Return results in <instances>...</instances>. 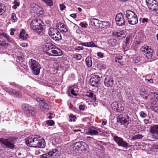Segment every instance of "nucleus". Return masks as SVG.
Returning a JSON list of instances; mask_svg holds the SVG:
<instances>
[{
  "label": "nucleus",
  "instance_id": "f257e3e1",
  "mask_svg": "<svg viewBox=\"0 0 158 158\" xmlns=\"http://www.w3.org/2000/svg\"><path fill=\"white\" fill-rule=\"evenodd\" d=\"M27 145L30 147L43 148L45 147V142L43 138L37 135H31L26 141Z\"/></svg>",
  "mask_w": 158,
  "mask_h": 158
},
{
  "label": "nucleus",
  "instance_id": "f03ea898",
  "mask_svg": "<svg viewBox=\"0 0 158 158\" xmlns=\"http://www.w3.org/2000/svg\"><path fill=\"white\" fill-rule=\"evenodd\" d=\"M43 50L44 52L51 56H60L62 55L61 50L52 43L46 42L43 45Z\"/></svg>",
  "mask_w": 158,
  "mask_h": 158
},
{
  "label": "nucleus",
  "instance_id": "7ed1b4c3",
  "mask_svg": "<svg viewBox=\"0 0 158 158\" xmlns=\"http://www.w3.org/2000/svg\"><path fill=\"white\" fill-rule=\"evenodd\" d=\"M43 24L42 21L40 19H35L31 21L30 27L34 32L41 35L43 34L44 30Z\"/></svg>",
  "mask_w": 158,
  "mask_h": 158
},
{
  "label": "nucleus",
  "instance_id": "20e7f679",
  "mask_svg": "<svg viewBox=\"0 0 158 158\" xmlns=\"http://www.w3.org/2000/svg\"><path fill=\"white\" fill-rule=\"evenodd\" d=\"M16 139L13 137H10L7 139L0 138V142L4 145L7 148L11 150L15 148Z\"/></svg>",
  "mask_w": 158,
  "mask_h": 158
},
{
  "label": "nucleus",
  "instance_id": "39448f33",
  "mask_svg": "<svg viewBox=\"0 0 158 158\" xmlns=\"http://www.w3.org/2000/svg\"><path fill=\"white\" fill-rule=\"evenodd\" d=\"M29 66L32 71V73L35 75H38L41 69V66L38 62L33 59L29 61Z\"/></svg>",
  "mask_w": 158,
  "mask_h": 158
},
{
  "label": "nucleus",
  "instance_id": "423d86ee",
  "mask_svg": "<svg viewBox=\"0 0 158 158\" xmlns=\"http://www.w3.org/2000/svg\"><path fill=\"white\" fill-rule=\"evenodd\" d=\"M126 15L129 24L134 25L137 23L138 20L137 15L133 11L127 10L126 11Z\"/></svg>",
  "mask_w": 158,
  "mask_h": 158
},
{
  "label": "nucleus",
  "instance_id": "0eeeda50",
  "mask_svg": "<svg viewBox=\"0 0 158 158\" xmlns=\"http://www.w3.org/2000/svg\"><path fill=\"white\" fill-rule=\"evenodd\" d=\"M48 34L53 40L56 41H59L61 39V35L56 29L50 27L48 30Z\"/></svg>",
  "mask_w": 158,
  "mask_h": 158
},
{
  "label": "nucleus",
  "instance_id": "6e6552de",
  "mask_svg": "<svg viewBox=\"0 0 158 158\" xmlns=\"http://www.w3.org/2000/svg\"><path fill=\"white\" fill-rule=\"evenodd\" d=\"M58 150L54 149L46 154H44L40 156V158H59L60 156L57 152Z\"/></svg>",
  "mask_w": 158,
  "mask_h": 158
},
{
  "label": "nucleus",
  "instance_id": "1a4fd4ad",
  "mask_svg": "<svg viewBox=\"0 0 158 158\" xmlns=\"http://www.w3.org/2000/svg\"><path fill=\"white\" fill-rule=\"evenodd\" d=\"M146 4L151 11L156 12L158 10V2L155 0H146Z\"/></svg>",
  "mask_w": 158,
  "mask_h": 158
},
{
  "label": "nucleus",
  "instance_id": "9d476101",
  "mask_svg": "<svg viewBox=\"0 0 158 158\" xmlns=\"http://www.w3.org/2000/svg\"><path fill=\"white\" fill-rule=\"evenodd\" d=\"M22 106L24 112L27 115H33L35 114L34 108L30 105L27 104H23Z\"/></svg>",
  "mask_w": 158,
  "mask_h": 158
},
{
  "label": "nucleus",
  "instance_id": "9b49d317",
  "mask_svg": "<svg viewBox=\"0 0 158 158\" xmlns=\"http://www.w3.org/2000/svg\"><path fill=\"white\" fill-rule=\"evenodd\" d=\"M5 90L9 94L15 97L21 98L22 97L21 93L19 90L6 87L5 89Z\"/></svg>",
  "mask_w": 158,
  "mask_h": 158
},
{
  "label": "nucleus",
  "instance_id": "f8f14e48",
  "mask_svg": "<svg viewBox=\"0 0 158 158\" xmlns=\"http://www.w3.org/2000/svg\"><path fill=\"white\" fill-rule=\"evenodd\" d=\"M100 79V77L98 75H92L90 79V85L93 87H97L98 86Z\"/></svg>",
  "mask_w": 158,
  "mask_h": 158
},
{
  "label": "nucleus",
  "instance_id": "ddd939ff",
  "mask_svg": "<svg viewBox=\"0 0 158 158\" xmlns=\"http://www.w3.org/2000/svg\"><path fill=\"white\" fill-rule=\"evenodd\" d=\"M115 21L118 26H122L125 25L123 15L122 13L117 14L115 16Z\"/></svg>",
  "mask_w": 158,
  "mask_h": 158
},
{
  "label": "nucleus",
  "instance_id": "4468645a",
  "mask_svg": "<svg viewBox=\"0 0 158 158\" xmlns=\"http://www.w3.org/2000/svg\"><path fill=\"white\" fill-rule=\"evenodd\" d=\"M140 50L143 52L144 54L147 51H149V52H150V53L147 55L148 58L150 59L152 58L153 50L150 47L144 45L141 47L140 48Z\"/></svg>",
  "mask_w": 158,
  "mask_h": 158
},
{
  "label": "nucleus",
  "instance_id": "2eb2a0df",
  "mask_svg": "<svg viewBox=\"0 0 158 158\" xmlns=\"http://www.w3.org/2000/svg\"><path fill=\"white\" fill-rule=\"evenodd\" d=\"M114 81L113 78L111 76L106 77L104 80L105 85L107 87H112L114 84Z\"/></svg>",
  "mask_w": 158,
  "mask_h": 158
},
{
  "label": "nucleus",
  "instance_id": "dca6fc26",
  "mask_svg": "<svg viewBox=\"0 0 158 158\" xmlns=\"http://www.w3.org/2000/svg\"><path fill=\"white\" fill-rule=\"evenodd\" d=\"M90 22L92 26L94 27L96 29H98L100 28H102V26H101V23H102V22L98 19H91Z\"/></svg>",
  "mask_w": 158,
  "mask_h": 158
},
{
  "label": "nucleus",
  "instance_id": "f3484780",
  "mask_svg": "<svg viewBox=\"0 0 158 158\" xmlns=\"http://www.w3.org/2000/svg\"><path fill=\"white\" fill-rule=\"evenodd\" d=\"M56 27L62 32L65 33L68 31V28L62 23L59 22L56 23Z\"/></svg>",
  "mask_w": 158,
  "mask_h": 158
},
{
  "label": "nucleus",
  "instance_id": "a211bd4d",
  "mask_svg": "<svg viewBox=\"0 0 158 158\" xmlns=\"http://www.w3.org/2000/svg\"><path fill=\"white\" fill-rule=\"evenodd\" d=\"M98 131H101L100 129L94 127H89L88 129V131H86V134L91 135H98Z\"/></svg>",
  "mask_w": 158,
  "mask_h": 158
},
{
  "label": "nucleus",
  "instance_id": "6ab92c4d",
  "mask_svg": "<svg viewBox=\"0 0 158 158\" xmlns=\"http://www.w3.org/2000/svg\"><path fill=\"white\" fill-rule=\"evenodd\" d=\"M121 124H123L124 125H127L129 124V121L130 119L129 117L127 115L123 117L122 115H119L118 116Z\"/></svg>",
  "mask_w": 158,
  "mask_h": 158
},
{
  "label": "nucleus",
  "instance_id": "aec40b11",
  "mask_svg": "<svg viewBox=\"0 0 158 158\" xmlns=\"http://www.w3.org/2000/svg\"><path fill=\"white\" fill-rule=\"evenodd\" d=\"M36 100L38 102L40 106L45 109H48V104L45 103L44 100L39 98H37Z\"/></svg>",
  "mask_w": 158,
  "mask_h": 158
},
{
  "label": "nucleus",
  "instance_id": "412c9836",
  "mask_svg": "<svg viewBox=\"0 0 158 158\" xmlns=\"http://www.w3.org/2000/svg\"><path fill=\"white\" fill-rule=\"evenodd\" d=\"M151 132L152 134H154V135H156L155 138L158 139V125H154L151 127Z\"/></svg>",
  "mask_w": 158,
  "mask_h": 158
},
{
  "label": "nucleus",
  "instance_id": "4be33fe9",
  "mask_svg": "<svg viewBox=\"0 0 158 158\" xmlns=\"http://www.w3.org/2000/svg\"><path fill=\"white\" fill-rule=\"evenodd\" d=\"M85 143V142L82 141L74 143V144L73 145V147L74 149L73 150H74L75 151L78 150L81 147L82 145Z\"/></svg>",
  "mask_w": 158,
  "mask_h": 158
},
{
  "label": "nucleus",
  "instance_id": "5701e85b",
  "mask_svg": "<svg viewBox=\"0 0 158 158\" xmlns=\"http://www.w3.org/2000/svg\"><path fill=\"white\" fill-rule=\"evenodd\" d=\"M121 140V142L118 145V146L127 149L128 148H129L131 146V145H129V143L126 141L124 140L123 139Z\"/></svg>",
  "mask_w": 158,
  "mask_h": 158
},
{
  "label": "nucleus",
  "instance_id": "b1692460",
  "mask_svg": "<svg viewBox=\"0 0 158 158\" xmlns=\"http://www.w3.org/2000/svg\"><path fill=\"white\" fill-rule=\"evenodd\" d=\"M112 136L113 137V139L118 145L119 144H118L121 142V140H122L123 139V138L119 137L116 135H112Z\"/></svg>",
  "mask_w": 158,
  "mask_h": 158
},
{
  "label": "nucleus",
  "instance_id": "393cba45",
  "mask_svg": "<svg viewBox=\"0 0 158 158\" xmlns=\"http://www.w3.org/2000/svg\"><path fill=\"white\" fill-rule=\"evenodd\" d=\"M1 35L2 36L6 38L8 42L11 43H13L14 42L13 39L10 37L7 34L5 33H2Z\"/></svg>",
  "mask_w": 158,
  "mask_h": 158
},
{
  "label": "nucleus",
  "instance_id": "a878e982",
  "mask_svg": "<svg viewBox=\"0 0 158 158\" xmlns=\"http://www.w3.org/2000/svg\"><path fill=\"white\" fill-rule=\"evenodd\" d=\"M132 41V37L130 35L126 37L125 40V45L128 48L130 45Z\"/></svg>",
  "mask_w": 158,
  "mask_h": 158
},
{
  "label": "nucleus",
  "instance_id": "bb28decb",
  "mask_svg": "<svg viewBox=\"0 0 158 158\" xmlns=\"http://www.w3.org/2000/svg\"><path fill=\"white\" fill-rule=\"evenodd\" d=\"M85 62L87 66L88 67H91L92 65L91 58L89 56H87L85 59Z\"/></svg>",
  "mask_w": 158,
  "mask_h": 158
},
{
  "label": "nucleus",
  "instance_id": "cd10ccee",
  "mask_svg": "<svg viewBox=\"0 0 158 158\" xmlns=\"http://www.w3.org/2000/svg\"><path fill=\"white\" fill-rule=\"evenodd\" d=\"M117 43V41L116 40L114 39H110L108 42V44L110 47H115Z\"/></svg>",
  "mask_w": 158,
  "mask_h": 158
},
{
  "label": "nucleus",
  "instance_id": "c85d7f7f",
  "mask_svg": "<svg viewBox=\"0 0 158 158\" xmlns=\"http://www.w3.org/2000/svg\"><path fill=\"white\" fill-rule=\"evenodd\" d=\"M20 38L23 40H26L27 37V35L25 31L23 30L20 33Z\"/></svg>",
  "mask_w": 158,
  "mask_h": 158
},
{
  "label": "nucleus",
  "instance_id": "c756f323",
  "mask_svg": "<svg viewBox=\"0 0 158 158\" xmlns=\"http://www.w3.org/2000/svg\"><path fill=\"white\" fill-rule=\"evenodd\" d=\"M6 10V8L5 5L0 3V15H2L4 13Z\"/></svg>",
  "mask_w": 158,
  "mask_h": 158
},
{
  "label": "nucleus",
  "instance_id": "7c9ffc66",
  "mask_svg": "<svg viewBox=\"0 0 158 158\" xmlns=\"http://www.w3.org/2000/svg\"><path fill=\"white\" fill-rule=\"evenodd\" d=\"M126 97L129 100V102L131 103L133 101V97L130 92H129V93L126 94Z\"/></svg>",
  "mask_w": 158,
  "mask_h": 158
},
{
  "label": "nucleus",
  "instance_id": "2f4dec72",
  "mask_svg": "<svg viewBox=\"0 0 158 158\" xmlns=\"http://www.w3.org/2000/svg\"><path fill=\"white\" fill-rule=\"evenodd\" d=\"M126 35L125 33L123 31H120L119 32L116 33V36L117 37H120L122 38L124 37Z\"/></svg>",
  "mask_w": 158,
  "mask_h": 158
},
{
  "label": "nucleus",
  "instance_id": "473e14b6",
  "mask_svg": "<svg viewBox=\"0 0 158 158\" xmlns=\"http://www.w3.org/2000/svg\"><path fill=\"white\" fill-rule=\"evenodd\" d=\"M118 103L117 102H113L111 104V107L112 109L115 111H117V107H118Z\"/></svg>",
  "mask_w": 158,
  "mask_h": 158
},
{
  "label": "nucleus",
  "instance_id": "72a5a7b5",
  "mask_svg": "<svg viewBox=\"0 0 158 158\" xmlns=\"http://www.w3.org/2000/svg\"><path fill=\"white\" fill-rule=\"evenodd\" d=\"M102 23H101V26H102V28L106 27H109L110 25V23L108 21H101Z\"/></svg>",
  "mask_w": 158,
  "mask_h": 158
},
{
  "label": "nucleus",
  "instance_id": "f704fd0d",
  "mask_svg": "<svg viewBox=\"0 0 158 158\" xmlns=\"http://www.w3.org/2000/svg\"><path fill=\"white\" fill-rule=\"evenodd\" d=\"M153 105L151 106V108H152L153 110L156 113H158V105L156 104V102H154Z\"/></svg>",
  "mask_w": 158,
  "mask_h": 158
},
{
  "label": "nucleus",
  "instance_id": "c9c22d12",
  "mask_svg": "<svg viewBox=\"0 0 158 158\" xmlns=\"http://www.w3.org/2000/svg\"><path fill=\"white\" fill-rule=\"evenodd\" d=\"M73 57L77 60H79L81 59L82 56L80 54L76 53L73 55Z\"/></svg>",
  "mask_w": 158,
  "mask_h": 158
},
{
  "label": "nucleus",
  "instance_id": "e433bc0d",
  "mask_svg": "<svg viewBox=\"0 0 158 158\" xmlns=\"http://www.w3.org/2000/svg\"><path fill=\"white\" fill-rule=\"evenodd\" d=\"M143 136L140 134H138L134 135L132 138V139L133 140H136L137 139H142Z\"/></svg>",
  "mask_w": 158,
  "mask_h": 158
},
{
  "label": "nucleus",
  "instance_id": "4c0bfd02",
  "mask_svg": "<svg viewBox=\"0 0 158 158\" xmlns=\"http://www.w3.org/2000/svg\"><path fill=\"white\" fill-rule=\"evenodd\" d=\"M87 47H97V46L94 43L93 41H91V42H87Z\"/></svg>",
  "mask_w": 158,
  "mask_h": 158
},
{
  "label": "nucleus",
  "instance_id": "58836bf2",
  "mask_svg": "<svg viewBox=\"0 0 158 158\" xmlns=\"http://www.w3.org/2000/svg\"><path fill=\"white\" fill-rule=\"evenodd\" d=\"M117 111L116 112H119L122 111L124 110V107L121 104L119 103L118 107H117Z\"/></svg>",
  "mask_w": 158,
  "mask_h": 158
},
{
  "label": "nucleus",
  "instance_id": "ea45409f",
  "mask_svg": "<svg viewBox=\"0 0 158 158\" xmlns=\"http://www.w3.org/2000/svg\"><path fill=\"white\" fill-rule=\"evenodd\" d=\"M14 5L13 6V7L14 9H16L20 5V3L17 0H15L14 2Z\"/></svg>",
  "mask_w": 158,
  "mask_h": 158
},
{
  "label": "nucleus",
  "instance_id": "a19ab883",
  "mask_svg": "<svg viewBox=\"0 0 158 158\" xmlns=\"http://www.w3.org/2000/svg\"><path fill=\"white\" fill-rule=\"evenodd\" d=\"M69 121L72 122L75 121V119H76V116L75 115H73L72 114H71L69 116Z\"/></svg>",
  "mask_w": 158,
  "mask_h": 158
},
{
  "label": "nucleus",
  "instance_id": "79ce46f5",
  "mask_svg": "<svg viewBox=\"0 0 158 158\" xmlns=\"http://www.w3.org/2000/svg\"><path fill=\"white\" fill-rule=\"evenodd\" d=\"M11 21L12 22H15L17 21V17L16 16L15 14L14 13H13L11 14Z\"/></svg>",
  "mask_w": 158,
  "mask_h": 158
},
{
  "label": "nucleus",
  "instance_id": "37998d69",
  "mask_svg": "<svg viewBox=\"0 0 158 158\" xmlns=\"http://www.w3.org/2000/svg\"><path fill=\"white\" fill-rule=\"evenodd\" d=\"M46 123L48 125L51 126L54 124V122L53 120H50L47 121Z\"/></svg>",
  "mask_w": 158,
  "mask_h": 158
},
{
  "label": "nucleus",
  "instance_id": "c03bdc74",
  "mask_svg": "<svg viewBox=\"0 0 158 158\" xmlns=\"http://www.w3.org/2000/svg\"><path fill=\"white\" fill-rule=\"evenodd\" d=\"M79 25L82 27L86 28L88 26V24L86 23H84V22H82L80 23Z\"/></svg>",
  "mask_w": 158,
  "mask_h": 158
},
{
  "label": "nucleus",
  "instance_id": "a18cd8bd",
  "mask_svg": "<svg viewBox=\"0 0 158 158\" xmlns=\"http://www.w3.org/2000/svg\"><path fill=\"white\" fill-rule=\"evenodd\" d=\"M139 114L140 117L142 118H145L147 116V114L144 113V112L142 111H141L140 112Z\"/></svg>",
  "mask_w": 158,
  "mask_h": 158
},
{
  "label": "nucleus",
  "instance_id": "49530a36",
  "mask_svg": "<svg viewBox=\"0 0 158 158\" xmlns=\"http://www.w3.org/2000/svg\"><path fill=\"white\" fill-rule=\"evenodd\" d=\"M145 81L149 84L152 83H153V80L152 78L150 79H145Z\"/></svg>",
  "mask_w": 158,
  "mask_h": 158
},
{
  "label": "nucleus",
  "instance_id": "de8ad7c7",
  "mask_svg": "<svg viewBox=\"0 0 158 158\" xmlns=\"http://www.w3.org/2000/svg\"><path fill=\"white\" fill-rule=\"evenodd\" d=\"M8 44H6L5 41H0V45L3 47H5L6 45L8 46Z\"/></svg>",
  "mask_w": 158,
  "mask_h": 158
},
{
  "label": "nucleus",
  "instance_id": "09e8293b",
  "mask_svg": "<svg viewBox=\"0 0 158 158\" xmlns=\"http://www.w3.org/2000/svg\"><path fill=\"white\" fill-rule=\"evenodd\" d=\"M16 60L18 62L20 63L23 61V59L21 57L18 56L16 58Z\"/></svg>",
  "mask_w": 158,
  "mask_h": 158
},
{
  "label": "nucleus",
  "instance_id": "8fccbe9b",
  "mask_svg": "<svg viewBox=\"0 0 158 158\" xmlns=\"http://www.w3.org/2000/svg\"><path fill=\"white\" fill-rule=\"evenodd\" d=\"M97 55L100 58H102L104 57L103 54L100 52H98L97 53Z\"/></svg>",
  "mask_w": 158,
  "mask_h": 158
},
{
  "label": "nucleus",
  "instance_id": "3c124183",
  "mask_svg": "<svg viewBox=\"0 0 158 158\" xmlns=\"http://www.w3.org/2000/svg\"><path fill=\"white\" fill-rule=\"evenodd\" d=\"M79 108L80 110H83L85 109V106L84 105H80L79 106Z\"/></svg>",
  "mask_w": 158,
  "mask_h": 158
},
{
  "label": "nucleus",
  "instance_id": "603ef678",
  "mask_svg": "<svg viewBox=\"0 0 158 158\" xmlns=\"http://www.w3.org/2000/svg\"><path fill=\"white\" fill-rule=\"evenodd\" d=\"M151 95H153L154 97L156 98V99L157 100H158V94H156V93H153V92H151Z\"/></svg>",
  "mask_w": 158,
  "mask_h": 158
},
{
  "label": "nucleus",
  "instance_id": "864d4df0",
  "mask_svg": "<svg viewBox=\"0 0 158 158\" xmlns=\"http://www.w3.org/2000/svg\"><path fill=\"white\" fill-rule=\"evenodd\" d=\"M65 7V6L63 4L60 5V8L61 10H63Z\"/></svg>",
  "mask_w": 158,
  "mask_h": 158
},
{
  "label": "nucleus",
  "instance_id": "5fc2aeb1",
  "mask_svg": "<svg viewBox=\"0 0 158 158\" xmlns=\"http://www.w3.org/2000/svg\"><path fill=\"white\" fill-rule=\"evenodd\" d=\"M84 49V47L83 46H78L77 47H76L75 48V50H82Z\"/></svg>",
  "mask_w": 158,
  "mask_h": 158
},
{
  "label": "nucleus",
  "instance_id": "6e6d98bb",
  "mask_svg": "<svg viewBox=\"0 0 158 158\" xmlns=\"http://www.w3.org/2000/svg\"><path fill=\"white\" fill-rule=\"evenodd\" d=\"M70 92L71 94H72L74 96H76L77 95V94L75 93V91L73 89H72L71 90Z\"/></svg>",
  "mask_w": 158,
  "mask_h": 158
},
{
  "label": "nucleus",
  "instance_id": "4d7b16f0",
  "mask_svg": "<svg viewBox=\"0 0 158 158\" xmlns=\"http://www.w3.org/2000/svg\"><path fill=\"white\" fill-rule=\"evenodd\" d=\"M117 96L119 100H122V95L120 92H119L118 93V94H117Z\"/></svg>",
  "mask_w": 158,
  "mask_h": 158
},
{
  "label": "nucleus",
  "instance_id": "13d9d810",
  "mask_svg": "<svg viewBox=\"0 0 158 158\" xmlns=\"http://www.w3.org/2000/svg\"><path fill=\"white\" fill-rule=\"evenodd\" d=\"M124 90L126 94L130 92V89L129 88H126L124 89Z\"/></svg>",
  "mask_w": 158,
  "mask_h": 158
},
{
  "label": "nucleus",
  "instance_id": "bf43d9fd",
  "mask_svg": "<svg viewBox=\"0 0 158 158\" xmlns=\"http://www.w3.org/2000/svg\"><path fill=\"white\" fill-rule=\"evenodd\" d=\"M148 21V19L147 18H143L142 21V23H144L145 22H147Z\"/></svg>",
  "mask_w": 158,
  "mask_h": 158
},
{
  "label": "nucleus",
  "instance_id": "052dcab7",
  "mask_svg": "<svg viewBox=\"0 0 158 158\" xmlns=\"http://www.w3.org/2000/svg\"><path fill=\"white\" fill-rule=\"evenodd\" d=\"M94 94L92 92H90L89 94H88L87 95V96L88 97L91 98L93 97Z\"/></svg>",
  "mask_w": 158,
  "mask_h": 158
},
{
  "label": "nucleus",
  "instance_id": "680f3d73",
  "mask_svg": "<svg viewBox=\"0 0 158 158\" xmlns=\"http://www.w3.org/2000/svg\"><path fill=\"white\" fill-rule=\"evenodd\" d=\"M80 45H81L82 46H84L85 47H87V42H83L81 43L80 44Z\"/></svg>",
  "mask_w": 158,
  "mask_h": 158
},
{
  "label": "nucleus",
  "instance_id": "e2e57ef3",
  "mask_svg": "<svg viewBox=\"0 0 158 158\" xmlns=\"http://www.w3.org/2000/svg\"><path fill=\"white\" fill-rule=\"evenodd\" d=\"M70 16L72 17L75 19L76 18L77 15L75 14H72L70 15Z\"/></svg>",
  "mask_w": 158,
  "mask_h": 158
},
{
  "label": "nucleus",
  "instance_id": "0e129e2a",
  "mask_svg": "<svg viewBox=\"0 0 158 158\" xmlns=\"http://www.w3.org/2000/svg\"><path fill=\"white\" fill-rule=\"evenodd\" d=\"M21 46L23 47H26L28 45L26 43H23L21 44Z\"/></svg>",
  "mask_w": 158,
  "mask_h": 158
},
{
  "label": "nucleus",
  "instance_id": "69168bd1",
  "mask_svg": "<svg viewBox=\"0 0 158 158\" xmlns=\"http://www.w3.org/2000/svg\"><path fill=\"white\" fill-rule=\"evenodd\" d=\"M153 148L155 149H158V145H155L153 146Z\"/></svg>",
  "mask_w": 158,
  "mask_h": 158
},
{
  "label": "nucleus",
  "instance_id": "338daca9",
  "mask_svg": "<svg viewBox=\"0 0 158 158\" xmlns=\"http://www.w3.org/2000/svg\"><path fill=\"white\" fill-rule=\"evenodd\" d=\"M149 53H150V52H149V51H147V52H146L144 54V55H146V57H147V58H148V56L147 55H148V54H149Z\"/></svg>",
  "mask_w": 158,
  "mask_h": 158
},
{
  "label": "nucleus",
  "instance_id": "774afa93",
  "mask_svg": "<svg viewBox=\"0 0 158 158\" xmlns=\"http://www.w3.org/2000/svg\"><path fill=\"white\" fill-rule=\"evenodd\" d=\"M107 123L105 121H103L102 122V125L103 126L105 125L106 124V123Z\"/></svg>",
  "mask_w": 158,
  "mask_h": 158
}]
</instances>
